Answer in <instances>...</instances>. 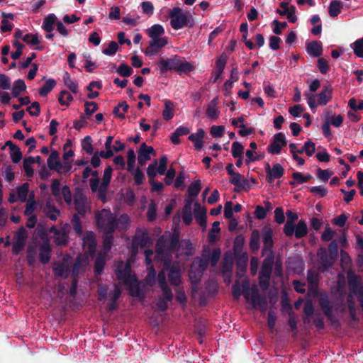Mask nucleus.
Segmentation results:
<instances>
[{"label": "nucleus", "mask_w": 363, "mask_h": 363, "mask_svg": "<svg viewBox=\"0 0 363 363\" xmlns=\"http://www.w3.org/2000/svg\"><path fill=\"white\" fill-rule=\"evenodd\" d=\"M151 155H155L156 152L151 146H147L146 143H143L138 152V162L140 166L145 164L146 162L151 159Z\"/></svg>", "instance_id": "11"}, {"label": "nucleus", "mask_w": 363, "mask_h": 363, "mask_svg": "<svg viewBox=\"0 0 363 363\" xmlns=\"http://www.w3.org/2000/svg\"><path fill=\"white\" fill-rule=\"evenodd\" d=\"M174 116L173 104L167 100L164 102V109L162 111V117L165 121H169Z\"/></svg>", "instance_id": "41"}, {"label": "nucleus", "mask_w": 363, "mask_h": 363, "mask_svg": "<svg viewBox=\"0 0 363 363\" xmlns=\"http://www.w3.org/2000/svg\"><path fill=\"white\" fill-rule=\"evenodd\" d=\"M71 223L72 225L75 233L77 235L80 236L83 233V229L82 222L79 218V215L74 214L71 220Z\"/></svg>", "instance_id": "46"}, {"label": "nucleus", "mask_w": 363, "mask_h": 363, "mask_svg": "<svg viewBox=\"0 0 363 363\" xmlns=\"http://www.w3.org/2000/svg\"><path fill=\"white\" fill-rule=\"evenodd\" d=\"M58 156V152L56 150H52L48 158L47 163L50 169L61 172L62 164L59 160Z\"/></svg>", "instance_id": "19"}, {"label": "nucleus", "mask_w": 363, "mask_h": 363, "mask_svg": "<svg viewBox=\"0 0 363 363\" xmlns=\"http://www.w3.org/2000/svg\"><path fill=\"white\" fill-rule=\"evenodd\" d=\"M97 227L103 232L114 233L116 229V216L108 209H103L96 214Z\"/></svg>", "instance_id": "3"}, {"label": "nucleus", "mask_w": 363, "mask_h": 363, "mask_svg": "<svg viewBox=\"0 0 363 363\" xmlns=\"http://www.w3.org/2000/svg\"><path fill=\"white\" fill-rule=\"evenodd\" d=\"M260 233L258 230H253L251 233L250 247L252 252H257L260 247Z\"/></svg>", "instance_id": "32"}, {"label": "nucleus", "mask_w": 363, "mask_h": 363, "mask_svg": "<svg viewBox=\"0 0 363 363\" xmlns=\"http://www.w3.org/2000/svg\"><path fill=\"white\" fill-rule=\"evenodd\" d=\"M201 189V184L200 180L193 182L188 187V194L191 197H196Z\"/></svg>", "instance_id": "45"}, {"label": "nucleus", "mask_w": 363, "mask_h": 363, "mask_svg": "<svg viewBox=\"0 0 363 363\" xmlns=\"http://www.w3.org/2000/svg\"><path fill=\"white\" fill-rule=\"evenodd\" d=\"M45 206L47 209V216L50 220H55L60 213V210L57 208L55 206L50 204V203H47Z\"/></svg>", "instance_id": "54"}, {"label": "nucleus", "mask_w": 363, "mask_h": 363, "mask_svg": "<svg viewBox=\"0 0 363 363\" xmlns=\"http://www.w3.org/2000/svg\"><path fill=\"white\" fill-rule=\"evenodd\" d=\"M113 140V136L109 135L106 138V140L105 142V148L106 151L101 150L99 152V155L105 159L111 158L113 155V150L112 147V143Z\"/></svg>", "instance_id": "28"}, {"label": "nucleus", "mask_w": 363, "mask_h": 363, "mask_svg": "<svg viewBox=\"0 0 363 363\" xmlns=\"http://www.w3.org/2000/svg\"><path fill=\"white\" fill-rule=\"evenodd\" d=\"M230 176V183L239 189H245V186L248 184L247 179H245L244 176L238 172H235V174Z\"/></svg>", "instance_id": "27"}, {"label": "nucleus", "mask_w": 363, "mask_h": 363, "mask_svg": "<svg viewBox=\"0 0 363 363\" xmlns=\"http://www.w3.org/2000/svg\"><path fill=\"white\" fill-rule=\"evenodd\" d=\"M135 163V153L133 149H129L127 152V170L132 173L134 171Z\"/></svg>", "instance_id": "49"}, {"label": "nucleus", "mask_w": 363, "mask_h": 363, "mask_svg": "<svg viewBox=\"0 0 363 363\" xmlns=\"http://www.w3.org/2000/svg\"><path fill=\"white\" fill-rule=\"evenodd\" d=\"M228 55L225 52H223L218 57H217L216 60V67L217 70L223 72L225 67L227 61H228Z\"/></svg>", "instance_id": "56"}, {"label": "nucleus", "mask_w": 363, "mask_h": 363, "mask_svg": "<svg viewBox=\"0 0 363 363\" xmlns=\"http://www.w3.org/2000/svg\"><path fill=\"white\" fill-rule=\"evenodd\" d=\"M312 177V175L310 174H307L304 176L302 173L298 172H295L292 174V178L299 184L308 182Z\"/></svg>", "instance_id": "61"}, {"label": "nucleus", "mask_w": 363, "mask_h": 363, "mask_svg": "<svg viewBox=\"0 0 363 363\" xmlns=\"http://www.w3.org/2000/svg\"><path fill=\"white\" fill-rule=\"evenodd\" d=\"M83 243L90 255H94L96 250V241L93 232L89 233L83 239Z\"/></svg>", "instance_id": "22"}, {"label": "nucleus", "mask_w": 363, "mask_h": 363, "mask_svg": "<svg viewBox=\"0 0 363 363\" xmlns=\"http://www.w3.org/2000/svg\"><path fill=\"white\" fill-rule=\"evenodd\" d=\"M167 270H164V259H163V265L162 269L158 272L157 276V280L158 282L159 287L167 286L168 282L167 281Z\"/></svg>", "instance_id": "42"}, {"label": "nucleus", "mask_w": 363, "mask_h": 363, "mask_svg": "<svg viewBox=\"0 0 363 363\" xmlns=\"http://www.w3.org/2000/svg\"><path fill=\"white\" fill-rule=\"evenodd\" d=\"M168 43L167 38H151L144 53L149 57L157 55Z\"/></svg>", "instance_id": "8"}, {"label": "nucleus", "mask_w": 363, "mask_h": 363, "mask_svg": "<svg viewBox=\"0 0 363 363\" xmlns=\"http://www.w3.org/2000/svg\"><path fill=\"white\" fill-rule=\"evenodd\" d=\"M73 100L72 96L66 90H62L60 91L58 101L59 103L62 106H68L69 105V103Z\"/></svg>", "instance_id": "53"}, {"label": "nucleus", "mask_w": 363, "mask_h": 363, "mask_svg": "<svg viewBox=\"0 0 363 363\" xmlns=\"http://www.w3.org/2000/svg\"><path fill=\"white\" fill-rule=\"evenodd\" d=\"M39 259L42 264H45L49 262L51 257V247L50 242H43L39 247Z\"/></svg>", "instance_id": "15"}, {"label": "nucleus", "mask_w": 363, "mask_h": 363, "mask_svg": "<svg viewBox=\"0 0 363 363\" xmlns=\"http://www.w3.org/2000/svg\"><path fill=\"white\" fill-rule=\"evenodd\" d=\"M243 295L247 301H250L253 307L260 306L264 310L267 306V301L264 297L260 296L257 286H249L247 281H243L241 284Z\"/></svg>", "instance_id": "4"}, {"label": "nucleus", "mask_w": 363, "mask_h": 363, "mask_svg": "<svg viewBox=\"0 0 363 363\" xmlns=\"http://www.w3.org/2000/svg\"><path fill=\"white\" fill-rule=\"evenodd\" d=\"M26 90V85L23 79H17L14 82L11 89L13 97L17 98L20 94Z\"/></svg>", "instance_id": "33"}, {"label": "nucleus", "mask_w": 363, "mask_h": 363, "mask_svg": "<svg viewBox=\"0 0 363 363\" xmlns=\"http://www.w3.org/2000/svg\"><path fill=\"white\" fill-rule=\"evenodd\" d=\"M125 285L128 289L130 296L137 297L140 299L145 297V294L140 289L139 281L135 275H133L132 280Z\"/></svg>", "instance_id": "13"}, {"label": "nucleus", "mask_w": 363, "mask_h": 363, "mask_svg": "<svg viewBox=\"0 0 363 363\" xmlns=\"http://www.w3.org/2000/svg\"><path fill=\"white\" fill-rule=\"evenodd\" d=\"M113 169L111 167L108 166L106 167L104 172V176L102 178V182L101 184V186H99V191L100 192H104L109 184L111 179V175H112Z\"/></svg>", "instance_id": "35"}, {"label": "nucleus", "mask_w": 363, "mask_h": 363, "mask_svg": "<svg viewBox=\"0 0 363 363\" xmlns=\"http://www.w3.org/2000/svg\"><path fill=\"white\" fill-rule=\"evenodd\" d=\"M170 25L174 30H179L184 27L192 28L195 25V21L189 12L182 13L179 7H174L169 13Z\"/></svg>", "instance_id": "2"}, {"label": "nucleus", "mask_w": 363, "mask_h": 363, "mask_svg": "<svg viewBox=\"0 0 363 363\" xmlns=\"http://www.w3.org/2000/svg\"><path fill=\"white\" fill-rule=\"evenodd\" d=\"M167 238L164 235H162L157 239L156 242V252L158 255H163L165 250H167Z\"/></svg>", "instance_id": "43"}, {"label": "nucleus", "mask_w": 363, "mask_h": 363, "mask_svg": "<svg viewBox=\"0 0 363 363\" xmlns=\"http://www.w3.org/2000/svg\"><path fill=\"white\" fill-rule=\"evenodd\" d=\"M63 81L65 85L72 92L77 93L78 90V84L76 81L72 80L70 77L69 74L65 72L63 75Z\"/></svg>", "instance_id": "37"}, {"label": "nucleus", "mask_w": 363, "mask_h": 363, "mask_svg": "<svg viewBox=\"0 0 363 363\" xmlns=\"http://www.w3.org/2000/svg\"><path fill=\"white\" fill-rule=\"evenodd\" d=\"M318 255L320 257V261L322 266L325 269L331 267L336 260L335 258L328 255L326 249L323 247H321L319 250Z\"/></svg>", "instance_id": "21"}, {"label": "nucleus", "mask_w": 363, "mask_h": 363, "mask_svg": "<svg viewBox=\"0 0 363 363\" xmlns=\"http://www.w3.org/2000/svg\"><path fill=\"white\" fill-rule=\"evenodd\" d=\"M56 81L53 79L46 80L44 85L39 89V94L42 96H45L50 93L55 86Z\"/></svg>", "instance_id": "39"}, {"label": "nucleus", "mask_w": 363, "mask_h": 363, "mask_svg": "<svg viewBox=\"0 0 363 363\" xmlns=\"http://www.w3.org/2000/svg\"><path fill=\"white\" fill-rule=\"evenodd\" d=\"M105 266V258L101 254H99L94 262V274L96 276L101 275Z\"/></svg>", "instance_id": "38"}, {"label": "nucleus", "mask_w": 363, "mask_h": 363, "mask_svg": "<svg viewBox=\"0 0 363 363\" xmlns=\"http://www.w3.org/2000/svg\"><path fill=\"white\" fill-rule=\"evenodd\" d=\"M194 217L196 222L201 226H206V209L202 208L199 203H194Z\"/></svg>", "instance_id": "18"}, {"label": "nucleus", "mask_w": 363, "mask_h": 363, "mask_svg": "<svg viewBox=\"0 0 363 363\" xmlns=\"http://www.w3.org/2000/svg\"><path fill=\"white\" fill-rule=\"evenodd\" d=\"M160 289L162 291V296L159 298L168 303L171 302L174 298V295L170 287L167 286Z\"/></svg>", "instance_id": "55"}, {"label": "nucleus", "mask_w": 363, "mask_h": 363, "mask_svg": "<svg viewBox=\"0 0 363 363\" xmlns=\"http://www.w3.org/2000/svg\"><path fill=\"white\" fill-rule=\"evenodd\" d=\"M10 156L13 163H18L22 159V152L20 148L16 145V148H13L10 150Z\"/></svg>", "instance_id": "64"}, {"label": "nucleus", "mask_w": 363, "mask_h": 363, "mask_svg": "<svg viewBox=\"0 0 363 363\" xmlns=\"http://www.w3.org/2000/svg\"><path fill=\"white\" fill-rule=\"evenodd\" d=\"M274 261L272 258H267L264 260L260 271L259 272V277L270 279Z\"/></svg>", "instance_id": "26"}, {"label": "nucleus", "mask_w": 363, "mask_h": 363, "mask_svg": "<svg viewBox=\"0 0 363 363\" xmlns=\"http://www.w3.org/2000/svg\"><path fill=\"white\" fill-rule=\"evenodd\" d=\"M130 222L129 216L127 214H122L118 218H116V228L126 230Z\"/></svg>", "instance_id": "50"}, {"label": "nucleus", "mask_w": 363, "mask_h": 363, "mask_svg": "<svg viewBox=\"0 0 363 363\" xmlns=\"http://www.w3.org/2000/svg\"><path fill=\"white\" fill-rule=\"evenodd\" d=\"M307 52L313 57H320L323 53V44L320 41H312L306 45Z\"/></svg>", "instance_id": "25"}, {"label": "nucleus", "mask_w": 363, "mask_h": 363, "mask_svg": "<svg viewBox=\"0 0 363 363\" xmlns=\"http://www.w3.org/2000/svg\"><path fill=\"white\" fill-rule=\"evenodd\" d=\"M180 242L179 233L176 232L173 233L171 235L169 245L167 248V251L172 253L178 250Z\"/></svg>", "instance_id": "40"}, {"label": "nucleus", "mask_w": 363, "mask_h": 363, "mask_svg": "<svg viewBox=\"0 0 363 363\" xmlns=\"http://www.w3.org/2000/svg\"><path fill=\"white\" fill-rule=\"evenodd\" d=\"M26 111L31 116H38L40 114V106L37 101H34L28 106Z\"/></svg>", "instance_id": "63"}, {"label": "nucleus", "mask_w": 363, "mask_h": 363, "mask_svg": "<svg viewBox=\"0 0 363 363\" xmlns=\"http://www.w3.org/2000/svg\"><path fill=\"white\" fill-rule=\"evenodd\" d=\"M164 270H167L168 281L171 286L178 287L182 284V269L179 264L164 258Z\"/></svg>", "instance_id": "5"}, {"label": "nucleus", "mask_w": 363, "mask_h": 363, "mask_svg": "<svg viewBox=\"0 0 363 363\" xmlns=\"http://www.w3.org/2000/svg\"><path fill=\"white\" fill-rule=\"evenodd\" d=\"M287 145L285 135L280 132L274 135L273 141L268 145L267 151L272 155H279L283 147Z\"/></svg>", "instance_id": "7"}, {"label": "nucleus", "mask_w": 363, "mask_h": 363, "mask_svg": "<svg viewBox=\"0 0 363 363\" xmlns=\"http://www.w3.org/2000/svg\"><path fill=\"white\" fill-rule=\"evenodd\" d=\"M116 278L121 281L123 284H127L132 280L131 268L129 264H126L123 269H117L116 270Z\"/></svg>", "instance_id": "16"}, {"label": "nucleus", "mask_w": 363, "mask_h": 363, "mask_svg": "<svg viewBox=\"0 0 363 363\" xmlns=\"http://www.w3.org/2000/svg\"><path fill=\"white\" fill-rule=\"evenodd\" d=\"M53 272L57 277H68L69 274V268L65 263H57L53 267Z\"/></svg>", "instance_id": "36"}, {"label": "nucleus", "mask_w": 363, "mask_h": 363, "mask_svg": "<svg viewBox=\"0 0 363 363\" xmlns=\"http://www.w3.org/2000/svg\"><path fill=\"white\" fill-rule=\"evenodd\" d=\"M265 172L267 174L266 179L268 183H272L274 179L281 178L284 174V169L279 164H274L271 168V166L267 163L265 166Z\"/></svg>", "instance_id": "10"}, {"label": "nucleus", "mask_w": 363, "mask_h": 363, "mask_svg": "<svg viewBox=\"0 0 363 363\" xmlns=\"http://www.w3.org/2000/svg\"><path fill=\"white\" fill-rule=\"evenodd\" d=\"M121 288L116 285L114 290L110 294V302L107 304V308L109 311L113 312L118 308V304L117 301L121 297Z\"/></svg>", "instance_id": "20"}, {"label": "nucleus", "mask_w": 363, "mask_h": 363, "mask_svg": "<svg viewBox=\"0 0 363 363\" xmlns=\"http://www.w3.org/2000/svg\"><path fill=\"white\" fill-rule=\"evenodd\" d=\"M190 133V129L186 126L181 125L176 128L170 136V140L174 145L181 143L179 137L186 135Z\"/></svg>", "instance_id": "24"}, {"label": "nucleus", "mask_w": 363, "mask_h": 363, "mask_svg": "<svg viewBox=\"0 0 363 363\" xmlns=\"http://www.w3.org/2000/svg\"><path fill=\"white\" fill-rule=\"evenodd\" d=\"M116 72L122 77H128L133 74V69L127 64L121 63Z\"/></svg>", "instance_id": "58"}, {"label": "nucleus", "mask_w": 363, "mask_h": 363, "mask_svg": "<svg viewBox=\"0 0 363 363\" xmlns=\"http://www.w3.org/2000/svg\"><path fill=\"white\" fill-rule=\"evenodd\" d=\"M86 197L81 191H77L74 195V208L76 214L84 216L86 213Z\"/></svg>", "instance_id": "12"}, {"label": "nucleus", "mask_w": 363, "mask_h": 363, "mask_svg": "<svg viewBox=\"0 0 363 363\" xmlns=\"http://www.w3.org/2000/svg\"><path fill=\"white\" fill-rule=\"evenodd\" d=\"M342 3L340 0H333L330 3L328 13L330 16L334 18L337 16L342 11Z\"/></svg>", "instance_id": "31"}, {"label": "nucleus", "mask_w": 363, "mask_h": 363, "mask_svg": "<svg viewBox=\"0 0 363 363\" xmlns=\"http://www.w3.org/2000/svg\"><path fill=\"white\" fill-rule=\"evenodd\" d=\"M244 151L243 145L238 141L232 144L231 152L234 158L241 157Z\"/></svg>", "instance_id": "57"}, {"label": "nucleus", "mask_w": 363, "mask_h": 363, "mask_svg": "<svg viewBox=\"0 0 363 363\" xmlns=\"http://www.w3.org/2000/svg\"><path fill=\"white\" fill-rule=\"evenodd\" d=\"M57 17L54 13L48 14L43 20V29L47 33H51L54 30V24L56 23Z\"/></svg>", "instance_id": "29"}, {"label": "nucleus", "mask_w": 363, "mask_h": 363, "mask_svg": "<svg viewBox=\"0 0 363 363\" xmlns=\"http://www.w3.org/2000/svg\"><path fill=\"white\" fill-rule=\"evenodd\" d=\"M28 191L29 184L28 183H23L21 186L17 188V196L21 201L24 202L26 201Z\"/></svg>", "instance_id": "52"}, {"label": "nucleus", "mask_w": 363, "mask_h": 363, "mask_svg": "<svg viewBox=\"0 0 363 363\" xmlns=\"http://www.w3.org/2000/svg\"><path fill=\"white\" fill-rule=\"evenodd\" d=\"M354 53L358 57H363V38L357 40L352 44Z\"/></svg>", "instance_id": "60"}, {"label": "nucleus", "mask_w": 363, "mask_h": 363, "mask_svg": "<svg viewBox=\"0 0 363 363\" xmlns=\"http://www.w3.org/2000/svg\"><path fill=\"white\" fill-rule=\"evenodd\" d=\"M333 97V88L328 84L323 87L322 91L318 95V104L321 106L326 105Z\"/></svg>", "instance_id": "17"}, {"label": "nucleus", "mask_w": 363, "mask_h": 363, "mask_svg": "<svg viewBox=\"0 0 363 363\" xmlns=\"http://www.w3.org/2000/svg\"><path fill=\"white\" fill-rule=\"evenodd\" d=\"M82 147L87 154H93L94 149L91 136L87 135L82 140Z\"/></svg>", "instance_id": "59"}, {"label": "nucleus", "mask_w": 363, "mask_h": 363, "mask_svg": "<svg viewBox=\"0 0 363 363\" xmlns=\"http://www.w3.org/2000/svg\"><path fill=\"white\" fill-rule=\"evenodd\" d=\"M103 247L105 252L111 250L113 242V233L104 232Z\"/></svg>", "instance_id": "48"}, {"label": "nucleus", "mask_w": 363, "mask_h": 363, "mask_svg": "<svg viewBox=\"0 0 363 363\" xmlns=\"http://www.w3.org/2000/svg\"><path fill=\"white\" fill-rule=\"evenodd\" d=\"M262 242L264 247L262 251L264 252H271L274 246V241L272 238V231L271 229L264 230L262 231Z\"/></svg>", "instance_id": "23"}, {"label": "nucleus", "mask_w": 363, "mask_h": 363, "mask_svg": "<svg viewBox=\"0 0 363 363\" xmlns=\"http://www.w3.org/2000/svg\"><path fill=\"white\" fill-rule=\"evenodd\" d=\"M308 234V228L306 223L303 220H301L298 222L295 226L294 235L296 239H301L305 237Z\"/></svg>", "instance_id": "34"}, {"label": "nucleus", "mask_w": 363, "mask_h": 363, "mask_svg": "<svg viewBox=\"0 0 363 363\" xmlns=\"http://www.w3.org/2000/svg\"><path fill=\"white\" fill-rule=\"evenodd\" d=\"M194 262H196V269H197V275L202 276L204 271L207 269L209 259H197L194 260Z\"/></svg>", "instance_id": "44"}, {"label": "nucleus", "mask_w": 363, "mask_h": 363, "mask_svg": "<svg viewBox=\"0 0 363 363\" xmlns=\"http://www.w3.org/2000/svg\"><path fill=\"white\" fill-rule=\"evenodd\" d=\"M288 4H289L287 2L284 1L280 3V7L284 8V10L277 9L276 12L282 16H287L289 22L294 23L297 21V16L295 15L296 7L294 6H291L289 9Z\"/></svg>", "instance_id": "14"}, {"label": "nucleus", "mask_w": 363, "mask_h": 363, "mask_svg": "<svg viewBox=\"0 0 363 363\" xmlns=\"http://www.w3.org/2000/svg\"><path fill=\"white\" fill-rule=\"evenodd\" d=\"M179 249L182 250V253L185 255H192V243L189 240H182L179 245Z\"/></svg>", "instance_id": "51"}, {"label": "nucleus", "mask_w": 363, "mask_h": 363, "mask_svg": "<svg viewBox=\"0 0 363 363\" xmlns=\"http://www.w3.org/2000/svg\"><path fill=\"white\" fill-rule=\"evenodd\" d=\"M150 238L146 231L137 230L136 233L133 239L132 253L135 254L138 251V247L141 248L145 247L150 242Z\"/></svg>", "instance_id": "9"}, {"label": "nucleus", "mask_w": 363, "mask_h": 363, "mask_svg": "<svg viewBox=\"0 0 363 363\" xmlns=\"http://www.w3.org/2000/svg\"><path fill=\"white\" fill-rule=\"evenodd\" d=\"M98 104L94 101H86L84 103V116L89 119V117L98 110Z\"/></svg>", "instance_id": "47"}, {"label": "nucleus", "mask_w": 363, "mask_h": 363, "mask_svg": "<svg viewBox=\"0 0 363 363\" xmlns=\"http://www.w3.org/2000/svg\"><path fill=\"white\" fill-rule=\"evenodd\" d=\"M318 304L330 324L333 326L340 325L338 318L333 314V306L328 298L327 296L320 297L318 300Z\"/></svg>", "instance_id": "6"}, {"label": "nucleus", "mask_w": 363, "mask_h": 363, "mask_svg": "<svg viewBox=\"0 0 363 363\" xmlns=\"http://www.w3.org/2000/svg\"><path fill=\"white\" fill-rule=\"evenodd\" d=\"M160 73L164 74L167 71H176L179 74L189 73L194 69L191 63L184 60L179 55H174L171 58H160L158 61Z\"/></svg>", "instance_id": "1"}, {"label": "nucleus", "mask_w": 363, "mask_h": 363, "mask_svg": "<svg viewBox=\"0 0 363 363\" xmlns=\"http://www.w3.org/2000/svg\"><path fill=\"white\" fill-rule=\"evenodd\" d=\"M147 33L150 38H160L164 34V29L160 24H154L147 30Z\"/></svg>", "instance_id": "30"}, {"label": "nucleus", "mask_w": 363, "mask_h": 363, "mask_svg": "<svg viewBox=\"0 0 363 363\" xmlns=\"http://www.w3.org/2000/svg\"><path fill=\"white\" fill-rule=\"evenodd\" d=\"M22 40L23 42L31 45H36L40 43L38 34L27 33L22 37Z\"/></svg>", "instance_id": "62"}]
</instances>
